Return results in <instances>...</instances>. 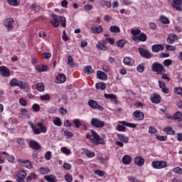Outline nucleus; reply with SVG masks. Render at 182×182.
<instances>
[{"label": "nucleus", "mask_w": 182, "mask_h": 182, "mask_svg": "<svg viewBox=\"0 0 182 182\" xmlns=\"http://www.w3.org/2000/svg\"><path fill=\"white\" fill-rule=\"evenodd\" d=\"M123 62L124 65H127V66H133V65H134V61L129 57H125Z\"/></svg>", "instance_id": "obj_29"}, {"label": "nucleus", "mask_w": 182, "mask_h": 182, "mask_svg": "<svg viewBox=\"0 0 182 182\" xmlns=\"http://www.w3.org/2000/svg\"><path fill=\"white\" fill-rule=\"evenodd\" d=\"M73 123H74V124L77 129H79V127H80V126L82 125V124L80 123V121L77 119H74L73 121Z\"/></svg>", "instance_id": "obj_50"}, {"label": "nucleus", "mask_w": 182, "mask_h": 182, "mask_svg": "<svg viewBox=\"0 0 182 182\" xmlns=\"http://www.w3.org/2000/svg\"><path fill=\"white\" fill-rule=\"evenodd\" d=\"M134 163L136 166H139V167H141L144 166V159L141 156H136Z\"/></svg>", "instance_id": "obj_23"}, {"label": "nucleus", "mask_w": 182, "mask_h": 182, "mask_svg": "<svg viewBox=\"0 0 182 182\" xmlns=\"http://www.w3.org/2000/svg\"><path fill=\"white\" fill-rule=\"evenodd\" d=\"M149 27L151 29H152V31H156V29H157V24H156L155 23L151 22L149 23Z\"/></svg>", "instance_id": "obj_59"}, {"label": "nucleus", "mask_w": 182, "mask_h": 182, "mask_svg": "<svg viewBox=\"0 0 182 182\" xmlns=\"http://www.w3.org/2000/svg\"><path fill=\"white\" fill-rule=\"evenodd\" d=\"M41 100L45 101V100H50V96L48 95V94H46L43 95H41L40 97Z\"/></svg>", "instance_id": "obj_49"}, {"label": "nucleus", "mask_w": 182, "mask_h": 182, "mask_svg": "<svg viewBox=\"0 0 182 182\" xmlns=\"http://www.w3.org/2000/svg\"><path fill=\"white\" fill-rule=\"evenodd\" d=\"M157 132V129L154 127H149V133L154 134V133Z\"/></svg>", "instance_id": "obj_58"}, {"label": "nucleus", "mask_w": 182, "mask_h": 182, "mask_svg": "<svg viewBox=\"0 0 182 182\" xmlns=\"http://www.w3.org/2000/svg\"><path fill=\"white\" fill-rule=\"evenodd\" d=\"M29 146L31 147V149H33L34 150H41L42 149V146L38 143L36 141H31L29 142Z\"/></svg>", "instance_id": "obj_19"}, {"label": "nucleus", "mask_w": 182, "mask_h": 182, "mask_svg": "<svg viewBox=\"0 0 182 182\" xmlns=\"http://www.w3.org/2000/svg\"><path fill=\"white\" fill-rule=\"evenodd\" d=\"M61 151L63 153V154H66V156H69L72 151L70 149H68L66 146L61 147Z\"/></svg>", "instance_id": "obj_40"}, {"label": "nucleus", "mask_w": 182, "mask_h": 182, "mask_svg": "<svg viewBox=\"0 0 182 182\" xmlns=\"http://www.w3.org/2000/svg\"><path fill=\"white\" fill-rule=\"evenodd\" d=\"M90 31L92 32V33H102V32H103V27H102V26H95L90 28Z\"/></svg>", "instance_id": "obj_20"}, {"label": "nucleus", "mask_w": 182, "mask_h": 182, "mask_svg": "<svg viewBox=\"0 0 182 182\" xmlns=\"http://www.w3.org/2000/svg\"><path fill=\"white\" fill-rule=\"evenodd\" d=\"M26 171H18L17 173V178H26Z\"/></svg>", "instance_id": "obj_36"}, {"label": "nucleus", "mask_w": 182, "mask_h": 182, "mask_svg": "<svg viewBox=\"0 0 182 182\" xmlns=\"http://www.w3.org/2000/svg\"><path fill=\"white\" fill-rule=\"evenodd\" d=\"M65 180L67 182H72L73 181V177L70 173H68L65 176Z\"/></svg>", "instance_id": "obj_46"}, {"label": "nucleus", "mask_w": 182, "mask_h": 182, "mask_svg": "<svg viewBox=\"0 0 182 182\" xmlns=\"http://www.w3.org/2000/svg\"><path fill=\"white\" fill-rule=\"evenodd\" d=\"M53 123L54 124H55V126H58L59 127L62 126V121L60 119L59 117H57L55 119H54Z\"/></svg>", "instance_id": "obj_48"}, {"label": "nucleus", "mask_w": 182, "mask_h": 182, "mask_svg": "<svg viewBox=\"0 0 182 182\" xmlns=\"http://www.w3.org/2000/svg\"><path fill=\"white\" fill-rule=\"evenodd\" d=\"M117 137L122 143H129V137L123 134H118Z\"/></svg>", "instance_id": "obj_28"}, {"label": "nucleus", "mask_w": 182, "mask_h": 182, "mask_svg": "<svg viewBox=\"0 0 182 182\" xmlns=\"http://www.w3.org/2000/svg\"><path fill=\"white\" fill-rule=\"evenodd\" d=\"M88 105L90 106V107H91V109H93L94 110H96L97 109L100 112H103V110H105V108L99 105V104H97V102L93 100L88 101Z\"/></svg>", "instance_id": "obj_9"}, {"label": "nucleus", "mask_w": 182, "mask_h": 182, "mask_svg": "<svg viewBox=\"0 0 182 182\" xmlns=\"http://www.w3.org/2000/svg\"><path fill=\"white\" fill-rule=\"evenodd\" d=\"M138 52L142 58H145V59H151L153 58V54L150 50L143 48H138Z\"/></svg>", "instance_id": "obj_6"}, {"label": "nucleus", "mask_w": 182, "mask_h": 182, "mask_svg": "<svg viewBox=\"0 0 182 182\" xmlns=\"http://www.w3.org/2000/svg\"><path fill=\"white\" fill-rule=\"evenodd\" d=\"M117 46L119 48H124V45H126V41L124 40H119L117 42Z\"/></svg>", "instance_id": "obj_47"}, {"label": "nucleus", "mask_w": 182, "mask_h": 182, "mask_svg": "<svg viewBox=\"0 0 182 182\" xmlns=\"http://www.w3.org/2000/svg\"><path fill=\"white\" fill-rule=\"evenodd\" d=\"M172 119H174V120H177V122H181L182 121V114L180 112H176L172 117Z\"/></svg>", "instance_id": "obj_32"}, {"label": "nucleus", "mask_w": 182, "mask_h": 182, "mask_svg": "<svg viewBox=\"0 0 182 182\" xmlns=\"http://www.w3.org/2000/svg\"><path fill=\"white\" fill-rule=\"evenodd\" d=\"M44 180L48 182H58V178L55 175H46L44 176Z\"/></svg>", "instance_id": "obj_24"}, {"label": "nucleus", "mask_w": 182, "mask_h": 182, "mask_svg": "<svg viewBox=\"0 0 182 182\" xmlns=\"http://www.w3.org/2000/svg\"><path fill=\"white\" fill-rule=\"evenodd\" d=\"M151 50L155 53H159V52L164 50V46L163 44H154L151 46Z\"/></svg>", "instance_id": "obj_14"}, {"label": "nucleus", "mask_w": 182, "mask_h": 182, "mask_svg": "<svg viewBox=\"0 0 182 182\" xmlns=\"http://www.w3.org/2000/svg\"><path fill=\"white\" fill-rule=\"evenodd\" d=\"M182 0H173L172 3V7L176 9V11H181Z\"/></svg>", "instance_id": "obj_17"}, {"label": "nucleus", "mask_w": 182, "mask_h": 182, "mask_svg": "<svg viewBox=\"0 0 182 182\" xmlns=\"http://www.w3.org/2000/svg\"><path fill=\"white\" fill-rule=\"evenodd\" d=\"M7 1L12 6H18V1L16 0H7Z\"/></svg>", "instance_id": "obj_54"}, {"label": "nucleus", "mask_w": 182, "mask_h": 182, "mask_svg": "<svg viewBox=\"0 0 182 182\" xmlns=\"http://www.w3.org/2000/svg\"><path fill=\"white\" fill-rule=\"evenodd\" d=\"M85 154H86L87 157H89V159H92V158L95 157L94 152H92V151H89V150H87L85 151Z\"/></svg>", "instance_id": "obj_51"}, {"label": "nucleus", "mask_w": 182, "mask_h": 182, "mask_svg": "<svg viewBox=\"0 0 182 182\" xmlns=\"http://www.w3.org/2000/svg\"><path fill=\"white\" fill-rule=\"evenodd\" d=\"M173 63V60H170V59H167V60H165L164 61V66H171V65Z\"/></svg>", "instance_id": "obj_55"}, {"label": "nucleus", "mask_w": 182, "mask_h": 182, "mask_svg": "<svg viewBox=\"0 0 182 182\" xmlns=\"http://www.w3.org/2000/svg\"><path fill=\"white\" fill-rule=\"evenodd\" d=\"M92 72V66H86L84 69V73H87V75H90Z\"/></svg>", "instance_id": "obj_44"}, {"label": "nucleus", "mask_w": 182, "mask_h": 182, "mask_svg": "<svg viewBox=\"0 0 182 182\" xmlns=\"http://www.w3.org/2000/svg\"><path fill=\"white\" fill-rule=\"evenodd\" d=\"M66 82V75L64 74H58L56 77V83H65Z\"/></svg>", "instance_id": "obj_21"}, {"label": "nucleus", "mask_w": 182, "mask_h": 182, "mask_svg": "<svg viewBox=\"0 0 182 182\" xmlns=\"http://www.w3.org/2000/svg\"><path fill=\"white\" fill-rule=\"evenodd\" d=\"M90 124L92 126H93V127L102 129V127H105L106 122L105 121L100 120L99 118H92L90 121Z\"/></svg>", "instance_id": "obj_5"}, {"label": "nucleus", "mask_w": 182, "mask_h": 182, "mask_svg": "<svg viewBox=\"0 0 182 182\" xmlns=\"http://www.w3.org/2000/svg\"><path fill=\"white\" fill-rule=\"evenodd\" d=\"M109 31L112 33H120V28L117 26H111L109 27Z\"/></svg>", "instance_id": "obj_33"}, {"label": "nucleus", "mask_w": 182, "mask_h": 182, "mask_svg": "<svg viewBox=\"0 0 182 182\" xmlns=\"http://www.w3.org/2000/svg\"><path fill=\"white\" fill-rule=\"evenodd\" d=\"M153 168L160 170L161 168H166L167 167V162L165 161H154L151 163Z\"/></svg>", "instance_id": "obj_7"}, {"label": "nucleus", "mask_w": 182, "mask_h": 182, "mask_svg": "<svg viewBox=\"0 0 182 182\" xmlns=\"http://www.w3.org/2000/svg\"><path fill=\"white\" fill-rule=\"evenodd\" d=\"M36 70L39 73H42V72H46L48 70V65H38L36 66Z\"/></svg>", "instance_id": "obj_27"}, {"label": "nucleus", "mask_w": 182, "mask_h": 182, "mask_svg": "<svg viewBox=\"0 0 182 182\" xmlns=\"http://www.w3.org/2000/svg\"><path fill=\"white\" fill-rule=\"evenodd\" d=\"M164 132L167 134H171L172 136L176 134V131L173 130V127L170 126H168L166 128H164Z\"/></svg>", "instance_id": "obj_31"}, {"label": "nucleus", "mask_w": 182, "mask_h": 182, "mask_svg": "<svg viewBox=\"0 0 182 182\" xmlns=\"http://www.w3.org/2000/svg\"><path fill=\"white\" fill-rule=\"evenodd\" d=\"M18 164L20 166H22L23 167H26V168H28L31 170L32 168V164L30 162L29 160H22L21 159L17 160Z\"/></svg>", "instance_id": "obj_11"}, {"label": "nucleus", "mask_w": 182, "mask_h": 182, "mask_svg": "<svg viewBox=\"0 0 182 182\" xmlns=\"http://www.w3.org/2000/svg\"><path fill=\"white\" fill-rule=\"evenodd\" d=\"M151 70L152 72H156L157 75H163V73H166V68H164V66L158 62H155L152 64Z\"/></svg>", "instance_id": "obj_4"}, {"label": "nucleus", "mask_w": 182, "mask_h": 182, "mask_svg": "<svg viewBox=\"0 0 182 182\" xmlns=\"http://www.w3.org/2000/svg\"><path fill=\"white\" fill-rule=\"evenodd\" d=\"M141 33V31L136 29V30H132V34L133 36H137V35H140Z\"/></svg>", "instance_id": "obj_56"}, {"label": "nucleus", "mask_w": 182, "mask_h": 182, "mask_svg": "<svg viewBox=\"0 0 182 182\" xmlns=\"http://www.w3.org/2000/svg\"><path fill=\"white\" fill-rule=\"evenodd\" d=\"M167 50H170L171 52H174L176 50V47L170 45L166 46Z\"/></svg>", "instance_id": "obj_63"}, {"label": "nucleus", "mask_w": 182, "mask_h": 182, "mask_svg": "<svg viewBox=\"0 0 182 182\" xmlns=\"http://www.w3.org/2000/svg\"><path fill=\"white\" fill-rule=\"evenodd\" d=\"M158 83L159 85V87L160 89H161V91L163 92V93H164L165 95H168L170 90H168V87H167L166 86V83L161 82V81H158Z\"/></svg>", "instance_id": "obj_16"}, {"label": "nucleus", "mask_w": 182, "mask_h": 182, "mask_svg": "<svg viewBox=\"0 0 182 182\" xmlns=\"http://www.w3.org/2000/svg\"><path fill=\"white\" fill-rule=\"evenodd\" d=\"M30 126L31 129H33L34 134H41V133H46L48 132V128L43 126V124H42V122H38L37 124L38 127H40V129L36 128L35 125H33V124L32 123H30Z\"/></svg>", "instance_id": "obj_3"}, {"label": "nucleus", "mask_w": 182, "mask_h": 182, "mask_svg": "<svg viewBox=\"0 0 182 182\" xmlns=\"http://www.w3.org/2000/svg\"><path fill=\"white\" fill-rule=\"evenodd\" d=\"M15 20L12 18H6L4 21V26L6 28L7 31H11L14 29V23Z\"/></svg>", "instance_id": "obj_8"}, {"label": "nucleus", "mask_w": 182, "mask_h": 182, "mask_svg": "<svg viewBox=\"0 0 182 182\" xmlns=\"http://www.w3.org/2000/svg\"><path fill=\"white\" fill-rule=\"evenodd\" d=\"M60 113L63 115L65 116V114H68V109L61 107L60 108Z\"/></svg>", "instance_id": "obj_61"}, {"label": "nucleus", "mask_w": 182, "mask_h": 182, "mask_svg": "<svg viewBox=\"0 0 182 182\" xmlns=\"http://www.w3.org/2000/svg\"><path fill=\"white\" fill-rule=\"evenodd\" d=\"M122 124H124V126H127V127H132L133 129L137 127L136 124L127 123L124 121L122 122Z\"/></svg>", "instance_id": "obj_43"}, {"label": "nucleus", "mask_w": 182, "mask_h": 182, "mask_svg": "<svg viewBox=\"0 0 182 182\" xmlns=\"http://www.w3.org/2000/svg\"><path fill=\"white\" fill-rule=\"evenodd\" d=\"M96 89L98 90H105L106 89V83L105 82H98L95 85Z\"/></svg>", "instance_id": "obj_34"}, {"label": "nucleus", "mask_w": 182, "mask_h": 182, "mask_svg": "<svg viewBox=\"0 0 182 182\" xmlns=\"http://www.w3.org/2000/svg\"><path fill=\"white\" fill-rule=\"evenodd\" d=\"M173 171L176 174H179L180 176H182V169L180 167L173 168Z\"/></svg>", "instance_id": "obj_45"}, {"label": "nucleus", "mask_w": 182, "mask_h": 182, "mask_svg": "<svg viewBox=\"0 0 182 182\" xmlns=\"http://www.w3.org/2000/svg\"><path fill=\"white\" fill-rule=\"evenodd\" d=\"M36 89L38 92H45V85L43 82L37 83Z\"/></svg>", "instance_id": "obj_37"}, {"label": "nucleus", "mask_w": 182, "mask_h": 182, "mask_svg": "<svg viewBox=\"0 0 182 182\" xmlns=\"http://www.w3.org/2000/svg\"><path fill=\"white\" fill-rule=\"evenodd\" d=\"M39 171L41 174L45 175V174H48V173H49V171H50L48 168L41 167L39 168Z\"/></svg>", "instance_id": "obj_41"}, {"label": "nucleus", "mask_w": 182, "mask_h": 182, "mask_svg": "<svg viewBox=\"0 0 182 182\" xmlns=\"http://www.w3.org/2000/svg\"><path fill=\"white\" fill-rule=\"evenodd\" d=\"M96 48L98 49V50H107L109 48L105 45V43L98 42V43L96 44Z\"/></svg>", "instance_id": "obj_30"}, {"label": "nucleus", "mask_w": 182, "mask_h": 182, "mask_svg": "<svg viewBox=\"0 0 182 182\" xmlns=\"http://www.w3.org/2000/svg\"><path fill=\"white\" fill-rule=\"evenodd\" d=\"M157 140H159V141H166L167 140V136H156Z\"/></svg>", "instance_id": "obj_57"}, {"label": "nucleus", "mask_w": 182, "mask_h": 182, "mask_svg": "<svg viewBox=\"0 0 182 182\" xmlns=\"http://www.w3.org/2000/svg\"><path fill=\"white\" fill-rule=\"evenodd\" d=\"M64 136L70 139V137H73V133L69 131H64Z\"/></svg>", "instance_id": "obj_52"}, {"label": "nucleus", "mask_w": 182, "mask_h": 182, "mask_svg": "<svg viewBox=\"0 0 182 182\" xmlns=\"http://www.w3.org/2000/svg\"><path fill=\"white\" fill-rule=\"evenodd\" d=\"M33 110H34V112H39L41 110V106L38 104H34L33 105Z\"/></svg>", "instance_id": "obj_60"}, {"label": "nucleus", "mask_w": 182, "mask_h": 182, "mask_svg": "<svg viewBox=\"0 0 182 182\" xmlns=\"http://www.w3.org/2000/svg\"><path fill=\"white\" fill-rule=\"evenodd\" d=\"M86 139H90L91 140V143H92V144H95V146L105 144V139H103V138H100L99 134L94 130H91V134H86Z\"/></svg>", "instance_id": "obj_1"}, {"label": "nucleus", "mask_w": 182, "mask_h": 182, "mask_svg": "<svg viewBox=\"0 0 182 182\" xmlns=\"http://www.w3.org/2000/svg\"><path fill=\"white\" fill-rule=\"evenodd\" d=\"M132 41H134V42H146L147 36L146 33H141L137 36H132Z\"/></svg>", "instance_id": "obj_10"}, {"label": "nucleus", "mask_w": 182, "mask_h": 182, "mask_svg": "<svg viewBox=\"0 0 182 182\" xmlns=\"http://www.w3.org/2000/svg\"><path fill=\"white\" fill-rule=\"evenodd\" d=\"M132 116L134 120H143V119H144V113L140 110H136L134 112Z\"/></svg>", "instance_id": "obj_12"}, {"label": "nucleus", "mask_w": 182, "mask_h": 182, "mask_svg": "<svg viewBox=\"0 0 182 182\" xmlns=\"http://www.w3.org/2000/svg\"><path fill=\"white\" fill-rule=\"evenodd\" d=\"M175 92L177 95H180L181 96H182V88L181 87L175 88Z\"/></svg>", "instance_id": "obj_64"}, {"label": "nucleus", "mask_w": 182, "mask_h": 182, "mask_svg": "<svg viewBox=\"0 0 182 182\" xmlns=\"http://www.w3.org/2000/svg\"><path fill=\"white\" fill-rule=\"evenodd\" d=\"M97 77L100 79V80H107V74L105 73L102 71H97Z\"/></svg>", "instance_id": "obj_22"}, {"label": "nucleus", "mask_w": 182, "mask_h": 182, "mask_svg": "<svg viewBox=\"0 0 182 182\" xmlns=\"http://www.w3.org/2000/svg\"><path fill=\"white\" fill-rule=\"evenodd\" d=\"M122 163L125 166H129L132 163V156L129 155H124L122 157Z\"/></svg>", "instance_id": "obj_26"}, {"label": "nucleus", "mask_w": 182, "mask_h": 182, "mask_svg": "<svg viewBox=\"0 0 182 182\" xmlns=\"http://www.w3.org/2000/svg\"><path fill=\"white\" fill-rule=\"evenodd\" d=\"M63 168H65V170H70V168H72V165L68 163H64Z\"/></svg>", "instance_id": "obj_62"}, {"label": "nucleus", "mask_w": 182, "mask_h": 182, "mask_svg": "<svg viewBox=\"0 0 182 182\" xmlns=\"http://www.w3.org/2000/svg\"><path fill=\"white\" fill-rule=\"evenodd\" d=\"M105 99H110L114 103H117V96L114 94H105Z\"/></svg>", "instance_id": "obj_25"}, {"label": "nucleus", "mask_w": 182, "mask_h": 182, "mask_svg": "<svg viewBox=\"0 0 182 182\" xmlns=\"http://www.w3.org/2000/svg\"><path fill=\"white\" fill-rule=\"evenodd\" d=\"M95 174H97V176H99L100 177H103L105 176V172L100 170H95Z\"/></svg>", "instance_id": "obj_53"}, {"label": "nucleus", "mask_w": 182, "mask_h": 182, "mask_svg": "<svg viewBox=\"0 0 182 182\" xmlns=\"http://www.w3.org/2000/svg\"><path fill=\"white\" fill-rule=\"evenodd\" d=\"M68 65H69L70 68H73V66H75V63H73V58L70 55L68 57Z\"/></svg>", "instance_id": "obj_42"}, {"label": "nucleus", "mask_w": 182, "mask_h": 182, "mask_svg": "<svg viewBox=\"0 0 182 182\" xmlns=\"http://www.w3.org/2000/svg\"><path fill=\"white\" fill-rule=\"evenodd\" d=\"M160 19L162 23H164L165 25H168V23H170V20H168V18L166 16H161Z\"/></svg>", "instance_id": "obj_38"}, {"label": "nucleus", "mask_w": 182, "mask_h": 182, "mask_svg": "<svg viewBox=\"0 0 182 182\" xmlns=\"http://www.w3.org/2000/svg\"><path fill=\"white\" fill-rule=\"evenodd\" d=\"M0 74L4 77H9V76H11V71L9 70V68L5 66H1L0 67Z\"/></svg>", "instance_id": "obj_13"}, {"label": "nucleus", "mask_w": 182, "mask_h": 182, "mask_svg": "<svg viewBox=\"0 0 182 182\" xmlns=\"http://www.w3.org/2000/svg\"><path fill=\"white\" fill-rule=\"evenodd\" d=\"M176 41H178V36H177L176 34H169L166 38L167 43H170L171 45L174 43Z\"/></svg>", "instance_id": "obj_15"}, {"label": "nucleus", "mask_w": 182, "mask_h": 182, "mask_svg": "<svg viewBox=\"0 0 182 182\" xmlns=\"http://www.w3.org/2000/svg\"><path fill=\"white\" fill-rule=\"evenodd\" d=\"M151 101L152 103L159 104L161 102V97L158 94H154L151 96Z\"/></svg>", "instance_id": "obj_18"}, {"label": "nucleus", "mask_w": 182, "mask_h": 182, "mask_svg": "<svg viewBox=\"0 0 182 182\" xmlns=\"http://www.w3.org/2000/svg\"><path fill=\"white\" fill-rule=\"evenodd\" d=\"M17 86L19 87V89L21 90L29 89V85H28V84L22 81H19L18 85Z\"/></svg>", "instance_id": "obj_35"}, {"label": "nucleus", "mask_w": 182, "mask_h": 182, "mask_svg": "<svg viewBox=\"0 0 182 182\" xmlns=\"http://www.w3.org/2000/svg\"><path fill=\"white\" fill-rule=\"evenodd\" d=\"M52 18L53 20H51L50 23L54 28L59 27V23H61L63 28H66V18L56 14H53Z\"/></svg>", "instance_id": "obj_2"}, {"label": "nucleus", "mask_w": 182, "mask_h": 182, "mask_svg": "<svg viewBox=\"0 0 182 182\" xmlns=\"http://www.w3.org/2000/svg\"><path fill=\"white\" fill-rule=\"evenodd\" d=\"M19 84V80L16 78H13L11 81H10V86L11 87H14V86H18V85Z\"/></svg>", "instance_id": "obj_39"}]
</instances>
